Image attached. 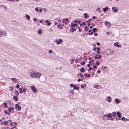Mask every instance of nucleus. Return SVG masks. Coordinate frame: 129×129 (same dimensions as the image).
<instances>
[{
  "label": "nucleus",
  "instance_id": "nucleus-34",
  "mask_svg": "<svg viewBox=\"0 0 129 129\" xmlns=\"http://www.w3.org/2000/svg\"><path fill=\"white\" fill-rule=\"evenodd\" d=\"M8 122L7 121H5L4 122V124L7 125L8 124Z\"/></svg>",
  "mask_w": 129,
  "mask_h": 129
},
{
  "label": "nucleus",
  "instance_id": "nucleus-26",
  "mask_svg": "<svg viewBox=\"0 0 129 129\" xmlns=\"http://www.w3.org/2000/svg\"><path fill=\"white\" fill-rule=\"evenodd\" d=\"M4 106L5 108H7V104L6 103H5L4 104Z\"/></svg>",
  "mask_w": 129,
  "mask_h": 129
},
{
  "label": "nucleus",
  "instance_id": "nucleus-39",
  "mask_svg": "<svg viewBox=\"0 0 129 129\" xmlns=\"http://www.w3.org/2000/svg\"><path fill=\"white\" fill-rule=\"evenodd\" d=\"M94 61V60H92L91 61H89V63L90 64H91V62H93Z\"/></svg>",
  "mask_w": 129,
  "mask_h": 129
},
{
  "label": "nucleus",
  "instance_id": "nucleus-31",
  "mask_svg": "<svg viewBox=\"0 0 129 129\" xmlns=\"http://www.w3.org/2000/svg\"><path fill=\"white\" fill-rule=\"evenodd\" d=\"M22 88H19V90L20 91V93H22Z\"/></svg>",
  "mask_w": 129,
  "mask_h": 129
},
{
  "label": "nucleus",
  "instance_id": "nucleus-25",
  "mask_svg": "<svg viewBox=\"0 0 129 129\" xmlns=\"http://www.w3.org/2000/svg\"><path fill=\"white\" fill-rule=\"evenodd\" d=\"M13 99H15V101H17L18 100V98L16 96H13Z\"/></svg>",
  "mask_w": 129,
  "mask_h": 129
},
{
  "label": "nucleus",
  "instance_id": "nucleus-8",
  "mask_svg": "<svg viewBox=\"0 0 129 129\" xmlns=\"http://www.w3.org/2000/svg\"><path fill=\"white\" fill-rule=\"evenodd\" d=\"M107 98L106 99V100L108 102L110 103L111 102V98L110 96H107Z\"/></svg>",
  "mask_w": 129,
  "mask_h": 129
},
{
  "label": "nucleus",
  "instance_id": "nucleus-52",
  "mask_svg": "<svg viewBox=\"0 0 129 129\" xmlns=\"http://www.w3.org/2000/svg\"><path fill=\"white\" fill-rule=\"evenodd\" d=\"M108 23H109L108 21H106L105 22V24L106 25H107Z\"/></svg>",
  "mask_w": 129,
  "mask_h": 129
},
{
  "label": "nucleus",
  "instance_id": "nucleus-19",
  "mask_svg": "<svg viewBox=\"0 0 129 129\" xmlns=\"http://www.w3.org/2000/svg\"><path fill=\"white\" fill-rule=\"evenodd\" d=\"M80 71L81 72H83L85 71L84 68H82L80 69Z\"/></svg>",
  "mask_w": 129,
  "mask_h": 129
},
{
  "label": "nucleus",
  "instance_id": "nucleus-60",
  "mask_svg": "<svg viewBox=\"0 0 129 129\" xmlns=\"http://www.w3.org/2000/svg\"><path fill=\"white\" fill-rule=\"evenodd\" d=\"M68 18H66V21L65 22H67V21H68Z\"/></svg>",
  "mask_w": 129,
  "mask_h": 129
},
{
  "label": "nucleus",
  "instance_id": "nucleus-41",
  "mask_svg": "<svg viewBox=\"0 0 129 129\" xmlns=\"http://www.w3.org/2000/svg\"><path fill=\"white\" fill-rule=\"evenodd\" d=\"M52 51L51 50H49L48 51L50 53H52Z\"/></svg>",
  "mask_w": 129,
  "mask_h": 129
},
{
  "label": "nucleus",
  "instance_id": "nucleus-16",
  "mask_svg": "<svg viewBox=\"0 0 129 129\" xmlns=\"http://www.w3.org/2000/svg\"><path fill=\"white\" fill-rule=\"evenodd\" d=\"M112 10H113L114 12H117V10L115 9V7H113L112 8Z\"/></svg>",
  "mask_w": 129,
  "mask_h": 129
},
{
  "label": "nucleus",
  "instance_id": "nucleus-56",
  "mask_svg": "<svg viewBox=\"0 0 129 129\" xmlns=\"http://www.w3.org/2000/svg\"><path fill=\"white\" fill-rule=\"evenodd\" d=\"M19 85H17L16 86V88H19Z\"/></svg>",
  "mask_w": 129,
  "mask_h": 129
},
{
  "label": "nucleus",
  "instance_id": "nucleus-54",
  "mask_svg": "<svg viewBox=\"0 0 129 129\" xmlns=\"http://www.w3.org/2000/svg\"><path fill=\"white\" fill-rule=\"evenodd\" d=\"M77 21H78L77 20V19H76L75 20V21H74V23H76L77 22Z\"/></svg>",
  "mask_w": 129,
  "mask_h": 129
},
{
  "label": "nucleus",
  "instance_id": "nucleus-50",
  "mask_svg": "<svg viewBox=\"0 0 129 129\" xmlns=\"http://www.w3.org/2000/svg\"><path fill=\"white\" fill-rule=\"evenodd\" d=\"M111 26V25L110 24V22H109V25H108V27H110Z\"/></svg>",
  "mask_w": 129,
  "mask_h": 129
},
{
  "label": "nucleus",
  "instance_id": "nucleus-33",
  "mask_svg": "<svg viewBox=\"0 0 129 129\" xmlns=\"http://www.w3.org/2000/svg\"><path fill=\"white\" fill-rule=\"evenodd\" d=\"M92 30L93 32L95 33L96 30H97V29L96 28H94Z\"/></svg>",
  "mask_w": 129,
  "mask_h": 129
},
{
  "label": "nucleus",
  "instance_id": "nucleus-15",
  "mask_svg": "<svg viewBox=\"0 0 129 129\" xmlns=\"http://www.w3.org/2000/svg\"><path fill=\"white\" fill-rule=\"evenodd\" d=\"M115 100L116 101V104H119L120 103V101L118 99H116Z\"/></svg>",
  "mask_w": 129,
  "mask_h": 129
},
{
  "label": "nucleus",
  "instance_id": "nucleus-18",
  "mask_svg": "<svg viewBox=\"0 0 129 129\" xmlns=\"http://www.w3.org/2000/svg\"><path fill=\"white\" fill-rule=\"evenodd\" d=\"M116 112H114L112 113L111 114H112V116L113 117H115L116 115Z\"/></svg>",
  "mask_w": 129,
  "mask_h": 129
},
{
  "label": "nucleus",
  "instance_id": "nucleus-22",
  "mask_svg": "<svg viewBox=\"0 0 129 129\" xmlns=\"http://www.w3.org/2000/svg\"><path fill=\"white\" fill-rule=\"evenodd\" d=\"M14 108L13 107H12V108H10L8 109V111L9 112H11V110H12Z\"/></svg>",
  "mask_w": 129,
  "mask_h": 129
},
{
  "label": "nucleus",
  "instance_id": "nucleus-37",
  "mask_svg": "<svg viewBox=\"0 0 129 129\" xmlns=\"http://www.w3.org/2000/svg\"><path fill=\"white\" fill-rule=\"evenodd\" d=\"M85 61H83V62H82L81 63V64L83 65L85 63Z\"/></svg>",
  "mask_w": 129,
  "mask_h": 129
},
{
  "label": "nucleus",
  "instance_id": "nucleus-59",
  "mask_svg": "<svg viewBox=\"0 0 129 129\" xmlns=\"http://www.w3.org/2000/svg\"><path fill=\"white\" fill-rule=\"evenodd\" d=\"M23 91L24 92H26V90H25V89H23Z\"/></svg>",
  "mask_w": 129,
  "mask_h": 129
},
{
  "label": "nucleus",
  "instance_id": "nucleus-53",
  "mask_svg": "<svg viewBox=\"0 0 129 129\" xmlns=\"http://www.w3.org/2000/svg\"><path fill=\"white\" fill-rule=\"evenodd\" d=\"M44 12H45L46 11V10L45 8H42Z\"/></svg>",
  "mask_w": 129,
  "mask_h": 129
},
{
  "label": "nucleus",
  "instance_id": "nucleus-40",
  "mask_svg": "<svg viewBox=\"0 0 129 129\" xmlns=\"http://www.w3.org/2000/svg\"><path fill=\"white\" fill-rule=\"evenodd\" d=\"M91 20V19H89L87 21V23H89V22Z\"/></svg>",
  "mask_w": 129,
  "mask_h": 129
},
{
  "label": "nucleus",
  "instance_id": "nucleus-10",
  "mask_svg": "<svg viewBox=\"0 0 129 129\" xmlns=\"http://www.w3.org/2000/svg\"><path fill=\"white\" fill-rule=\"evenodd\" d=\"M11 80L13 81V82L15 83H16L18 81L17 79L15 78H12L11 79Z\"/></svg>",
  "mask_w": 129,
  "mask_h": 129
},
{
  "label": "nucleus",
  "instance_id": "nucleus-24",
  "mask_svg": "<svg viewBox=\"0 0 129 129\" xmlns=\"http://www.w3.org/2000/svg\"><path fill=\"white\" fill-rule=\"evenodd\" d=\"M66 19L64 18L62 20V22H64L65 24H67L68 22H65Z\"/></svg>",
  "mask_w": 129,
  "mask_h": 129
},
{
  "label": "nucleus",
  "instance_id": "nucleus-11",
  "mask_svg": "<svg viewBox=\"0 0 129 129\" xmlns=\"http://www.w3.org/2000/svg\"><path fill=\"white\" fill-rule=\"evenodd\" d=\"M101 56L100 55H98L97 54H96V56L95 57V58L97 59L101 58Z\"/></svg>",
  "mask_w": 129,
  "mask_h": 129
},
{
  "label": "nucleus",
  "instance_id": "nucleus-35",
  "mask_svg": "<svg viewBox=\"0 0 129 129\" xmlns=\"http://www.w3.org/2000/svg\"><path fill=\"white\" fill-rule=\"evenodd\" d=\"M121 119L122 120V121H125V118H124V117H122L121 118Z\"/></svg>",
  "mask_w": 129,
  "mask_h": 129
},
{
  "label": "nucleus",
  "instance_id": "nucleus-6",
  "mask_svg": "<svg viewBox=\"0 0 129 129\" xmlns=\"http://www.w3.org/2000/svg\"><path fill=\"white\" fill-rule=\"evenodd\" d=\"M62 40L61 39H59V40H56L55 41V42L57 45L60 44L62 42Z\"/></svg>",
  "mask_w": 129,
  "mask_h": 129
},
{
  "label": "nucleus",
  "instance_id": "nucleus-62",
  "mask_svg": "<svg viewBox=\"0 0 129 129\" xmlns=\"http://www.w3.org/2000/svg\"><path fill=\"white\" fill-rule=\"evenodd\" d=\"M47 25H50V22H48L47 23Z\"/></svg>",
  "mask_w": 129,
  "mask_h": 129
},
{
  "label": "nucleus",
  "instance_id": "nucleus-64",
  "mask_svg": "<svg viewBox=\"0 0 129 129\" xmlns=\"http://www.w3.org/2000/svg\"><path fill=\"white\" fill-rule=\"evenodd\" d=\"M83 86H84V87H86V84H84Z\"/></svg>",
  "mask_w": 129,
  "mask_h": 129
},
{
  "label": "nucleus",
  "instance_id": "nucleus-29",
  "mask_svg": "<svg viewBox=\"0 0 129 129\" xmlns=\"http://www.w3.org/2000/svg\"><path fill=\"white\" fill-rule=\"evenodd\" d=\"M86 24L85 22H83V23H81L80 24V26H81L83 25H85Z\"/></svg>",
  "mask_w": 129,
  "mask_h": 129
},
{
  "label": "nucleus",
  "instance_id": "nucleus-12",
  "mask_svg": "<svg viewBox=\"0 0 129 129\" xmlns=\"http://www.w3.org/2000/svg\"><path fill=\"white\" fill-rule=\"evenodd\" d=\"M104 116L108 118H111L112 117L111 113H109L107 114H105L104 115Z\"/></svg>",
  "mask_w": 129,
  "mask_h": 129
},
{
  "label": "nucleus",
  "instance_id": "nucleus-55",
  "mask_svg": "<svg viewBox=\"0 0 129 129\" xmlns=\"http://www.w3.org/2000/svg\"><path fill=\"white\" fill-rule=\"evenodd\" d=\"M109 120H114V118H113L112 117L110 119H109Z\"/></svg>",
  "mask_w": 129,
  "mask_h": 129
},
{
  "label": "nucleus",
  "instance_id": "nucleus-58",
  "mask_svg": "<svg viewBox=\"0 0 129 129\" xmlns=\"http://www.w3.org/2000/svg\"><path fill=\"white\" fill-rule=\"evenodd\" d=\"M13 122H11L10 123V125H11V126H12L13 125Z\"/></svg>",
  "mask_w": 129,
  "mask_h": 129
},
{
  "label": "nucleus",
  "instance_id": "nucleus-47",
  "mask_svg": "<svg viewBox=\"0 0 129 129\" xmlns=\"http://www.w3.org/2000/svg\"><path fill=\"white\" fill-rule=\"evenodd\" d=\"M107 68V67L106 66H104V68L103 69L104 70H105V69H106Z\"/></svg>",
  "mask_w": 129,
  "mask_h": 129
},
{
  "label": "nucleus",
  "instance_id": "nucleus-14",
  "mask_svg": "<svg viewBox=\"0 0 129 129\" xmlns=\"http://www.w3.org/2000/svg\"><path fill=\"white\" fill-rule=\"evenodd\" d=\"M73 89L74 90L76 89L77 90H78L79 89V87H77V85H74V86L73 87Z\"/></svg>",
  "mask_w": 129,
  "mask_h": 129
},
{
  "label": "nucleus",
  "instance_id": "nucleus-17",
  "mask_svg": "<svg viewBox=\"0 0 129 129\" xmlns=\"http://www.w3.org/2000/svg\"><path fill=\"white\" fill-rule=\"evenodd\" d=\"M78 26V25L77 24H74L73 23H72L71 25V27H75L76 26Z\"/></svg>",
  "mask_w": 129,
  "mask_h": 129
},
{
  "label": "nucleus",
  "instance_id": "nucleus-63",
  "mask_svg": "<svg viewBox=\"0 0 129 129\" xmlns=\"http://www.w3.org/2000/svg\"><path fill=\"white\" fill-rule=\"evenodd\" d=\"M96 49V48L95 47H94L93 49V50L94 51H95Z\"/></svg>",
  "mask_w": 129,
  "mask_h": 129
},
{
  "label": "nucleus",
  "instance_id": "nucleus-13",
  "mask_svg": "<svg viewBox=\"0 0 129 129\" xmlns=\"http://www.w3.org/2000/svg\"><path fill=\"white\" fill-rule=\"evenodd\" d=\"M114 46H116L117 47H120L121 46L120 45H119L118 44V43L117 42L116 43H115L114 44Z\"/></svg>",
  "mask_w": 129,
  "mask_h": 129
},
{
  "label": "nucleus",
  "instance_id": "nucleus-42",
  "mask_svg": "<svg viewBox=\"0 0 129 129\" xmlns=\"http://www.w3.org/2000/svg\"><path fill=\"white\" fill-rule=\"evenodd\" d=\"M78 28L79 29V30L80 32H81V30L80 29V27H78Z\"/></svg>",
  "mask_w": 129,
  "mask_h": 129
},
{
  "label": "nucleus",
  "instance_id": "nucleus-45",
  "mask_svg": "<svg viewBox=\"0 0 129 129\" xmlns=\"http://www.w3.org/2000/svg\"><path fill=\"white\" fill-rule=\"evenodd\" d=\"M96 64L97 65H98L100 63L99 61H97Z\"/></svg>",
  "mask_w": 129,
  "mask_h": 129
},
{
  "label": "nucleus",
  "instance_id": "nucleus-36",
  "mask_svg": "<svg viewBox=\"0 0 129 129\" xmlns=\"http://www.w3.org/2000/svg\"><path fill=\"white\" fill-rule=\"evenodd\" d=\"M4 112H5V113L6 114H7L8 115H9L10 114V113L9 112H7V111H6V110H5V111H4Z\"/></svg>",
  "mask_w": 129,
  "mask_h": 129
},
{
  "label": "nucleus",
  "instance_id": "nucleus-7",
  "mask_svg": "<svg viewBox=\"0 0 129 129\" xmlns=\"http://www.w3.org/2000/svg\"><path fill=\"white\" fill-rule=\"evenodd\" d=\"M93 87L98 89H100L101 88V86L99 85L94 84L93 85Z\"/></svg>",
  "mask_w": 129,
  "mask_h": 129
},
{
  "label": "nucleus",
  "instance_id": "nucleus-48",
  "mask_svg": "<svg viewBox=\"0 0 129 129\" xmlns=\"http://www.w3.org/2000/svg\"><path fill=\"white\" fill-rule=\"evenodd\" d=\"M100 8H97V10H96V11H98L100 10Z\"/></svg>",
  "mask_w": 129,
  "mask_h": 129
},
{
  "label": "nucleus",
  "instance_id": "nucleus-32",
  "mask_svg": "<svg viewBox=\"0 0 129 129\" xmlns=\"http://www.w3.org/2000/svg\"><path fill=\"white\" fill-rule=\"evenodd\" d=\"M84 75L86 77L87 76L88 77H90V75L89 74H85Z\"/></svg>",
  "mask_w": 129,
  "mask_h": 129
},
{
  "label": "nucleus",
  "instance_id": "nucleus-27",
  "mask_svg": "<svg viewBox=\"0 0 129 129\" xmlns=\"http://www.w3.org/2000/svg\"><path fill=\"white\" fill-rule=\"evenodd\" d=\"M41 31L40 29L38 31V33L39 34H41Z\"/></svg>",
  "mask_w": 129,
  "mask_h": 129
},
{
  "label": "nucleus",
  "instance_id": "nucleus-44",
  "mask_svg": "<svg viewBox=\"0 0 129 129\" xmlns=\"http://www.w3.org/2000/svg\"><path fill=\"white\" fill-rule=\"evenodd\" d=\"M35 11L37 12H38L39 11L38 9L37 8H35Z\"/></svg>",
  "mask_w": 129,
  "mask_h": 129
},
{
  "label": "nucleus",
  "instance_id": "nucleus-43",
  "mask_svg": "<svg viewBox=\"0 0 129 129\" xmlns=\"http://www.w3.org/2000/svg\"><path fill=\"white\" fill-rule=\"evenodd\" d=\"M85 29H86V30L87 31L88 30V29H87V26H85Z\"/></svg>",
  "mask_w": 129,
  "mask_h": 129
},
{
  "label": "nucleus",
  "instance_id": "nucleus-4",
  "mask_svg": "<svg viewBox=\"0 0 129 129\" xmlns=\"http://www.w3.org/2000/svg\"><path fill=\"white\" fill-rule=\"evenodd\" d=\"M15 108L16 109H17L18 110H21V107L19 106L18 104H16L15 105Z\"/></svg>",
  "mask_w": 129,
  "mask_h": 129
},
{
  "label": "nucleus",
  "instance_id": "nucleus-23",
  "mask_svg": "<svg viewBox=\"0 0 129 129\" xmlns=\"http://www.w3.org/2000/svg\"><path fill=\"white\" fill-rule=\"evenodd\" d=\"M74 27H71V29H72V30L71 31L72 32H74V31L76 30V29H74Z\"/></svg>",
  "mask_w": 129,
  "mask_h": 129
},
{
  "label": "nucleus",
  "instance_id": "nucleus-3",
  "mask_svg": "<svg viewBox=\"0 0 129 129\" xmlns=\"http://www.w3.org/2000/svg\"><path fill=\"white\" fill-rule=\"evenodd\" d=\"M7 35V33L5 31L0 30V37L4 36Z\"/></svg>",
  "mask_w": 129,
  "mask_h": 129
},
{
  "label": "nucleus",
  "instance_id": "nucleus-28",
  "mask_svg": "<svg viewBox=\"0 0 129 129\" xmlns=\"http://www.w3.org/2000/svg\"><path fill=\"white\" fill-rule=\"evenodd\" d=\"M120 112H117V114L118 115V117L119 118L121 117V116L120 115Z\"/></svg>",
  "mask_w": 129,
  "mask_h": 129
},
{
  "label": "nucleus",
  "instance_id": "nucleus-38",
  "mask_svg": "<svg viewBox=\"0 0 129 129\" xmlns=\"http://www.w3.org/2000/svg\"><path fill=\"white\" fill-rule=\"evenodd\" d=\"M49 32H52L53 31V30L51 28H50V29H49Z\"/></svg>",
  "mask_w": 129,
  "mask_h": 129
},
{
  "label": "nucleus",
  "instance_id": "nucleus-49",
  "mask_svg": "<svg viewBox=\"0 0 129 129\" xmlns=\"http://www.w3.org/2000/svg\"><path fill=\"white\" fill-rule=\"evenodd\" d=\"M33 20L34 21H36L37 20V19L36 18H33Z\"/></svg>",
  "mask_w": 129,
  "mask_h": 129
},
{
  "label": "nucleus",
  "instance_id": "nucleus-1",
  "mask_svg": "<svg viewBox=\"0 0 129 129\" xmlns=\"http://www.w3.org/2000/svg\"><path fill=\"white\" fill-rule=\"evenodd\" d=\"M29 75L33 78H39L42 74L39 72H35L34 71H31L29 73Z\"/></svg>",
  "mask_w": 129,
  "mask_h": 129
},
{
  "label": "nucleus",
  "instance_id": "nucleus-57",
  "mask_svg": "<svg viewBox=\"0 0 129 129\" xmlns=\"http://www.w3.org/2000/svg\"><path fill=\"white\" fill-rule=\"evenodd\" d=\"M89 16H88V15H87V16H85V17H84V18H87V17H89Z\"/></svg>",
  "mask_w": 129,
  "mask_h": 129
},
{
  "label": "nucleus",
  "instance_id": "nucleus-61",
  "mask_svg": "<svg viewBox=\"0 0 129 129\" xmlns=\"http://www.w3.org/2000/svg\"><path fill=\"white\" fill-rule=\"evenodd\" d=\"M97 67L96 66H93V68L94 69H96L97 68Z\"/></svg>",
  "mask_w": 129,
  "mask_h": 129
},
{
  "label": "nucleus",
  "instance_id": "nucleus-5",
  "mask_svg": "<svg viewBox=\"0 0 129 129\" xmlns=\"http://www.w3.org/2000/svg\"><path fill=\"white\" fill-rule=\"evenodd\" d=\"M30 88L32 90L33 92L36 93L37 92V90L36 89L35 87L34 86H33L31 87Z\"/></svg>",
  "mask_w": 129,
  "mask_h": 129
},
{
  "label": "nucleus",
  "instance_id": "nucleus-30",
  "mask_svg": "<svg viewBox=\"0 0 129 129\" xmlns=\"http://www.w3.org/2000/svg\"><path fill=\"white\" fill-rule=\"evenodd\" d=\"M62 26L61 25H57V27L58 28H60V29H62Z\"/></svg>",
  "mask_w": 129,
  "mask_h": 129
},
{
  "label": "nucleus",
  "instance_id": "nucleus-21",
  "mask_svg": "<svg viewBox=\"0 0 129 129\" xmlns=\"http://www.w3.org/2000/svg\"><path fill=\"white\" fill-rule=\"evenodd\" d=\"M26 18L28 19V20H29L30 19V17L28 15H26Z\"/></svg>",
  "mask_w": 129,
  "mask_h": 129
},
{
  "label": "nucleus",
  "instance_id": "nucleus-20",
  "mask_svg": "<svg viewBox=\"0 0 129 129\" xmlns=\"http://www.w3.org/2000/svg\"><path fill=\"white\" fill-rule=\"evenodd\" d=\"M108 8L106 7V8H104L103 9V10L104 12L106 11L107 10H108Z\"/></svg>",
  "mask_w": 129,
  "mask_h": 129
},
{
  "label": "nucleus",
  "instance_id": "nucleus-2",
  "mask_svg": "<svg viewBox=\"0 0 129 129\" xmlns=\"http://www.w3.org/2000/svg\"><path fill=\"white\" fill-rule=\"evenodd\" d=\"M106 52L108 55H113L114 53L113 51L110 49L107 50Z\"/></svg>",
  "mask_w": 129,
  "mask_h": 129
},
{
  "label": "nucleus",
  "instance_id": "nucleus-9",
  "mask_svg": "<svg viewBox=\"0 0 129 129\" xmlns=\"http://www.w3.org/2000/svg\"><path fill=\"white\" fill-rule=\"evenodd\" d=\"M68 93L69 94H71L73 95H74V92L73 89H71L69 90Z\"/></svg>",
  "mask_w": 129,
  "mask_h": 129
},
{
  "label": "nucleus",
  "instance_id": "nucleus-46",
  "mask_svg": "<svg viewBox=\"0 0 129 129\" xmlns=\"http://www.w3.org/2000/svg\"><path fill=\"white\" fill-rule=\"evenodd\" d=\"M74 85H73L72 84H71L70 85V86H71L72 87H73L74 86Z\"/></svg>",
  "mask_w": 129,
  "mask_h": 129
},
{
  "label": "nucleus",
  "instance_id": "nucleus-51",
  "mask_svg": "<svg viewBox=\"0 0 129 129\" xmlns=\"http://www.w3.org/2000/svg\"><path fill=\"white\" fill-rule=\"evenodd\" d=\"M92 68H91V67H90V68H89V70H88V71H89L90 70H92Z\"/></svg>",
  "mask_w": 129,
  "mask_h": 129
}]
</instances>
